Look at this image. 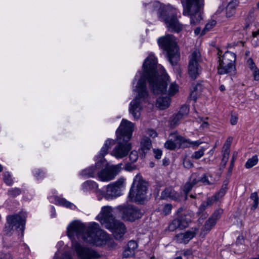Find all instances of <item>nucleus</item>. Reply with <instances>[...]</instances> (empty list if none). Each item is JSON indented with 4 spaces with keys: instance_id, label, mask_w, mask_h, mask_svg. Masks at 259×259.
I'll return each instance as SVG.
<instances>
[{
    "instance_id": "obj_1",
    "label": "nucleus",
    "mask_w": 259,
    "mask_h": 259,
    "mask_svg": "<svg viewBox=\"0 0 259 259\" xmlns=\"http://www.w3.org/2000/svg\"><path fill=\"white\" fill-rule=\"evenodd\" d=\"M143 72H138L135 75L134 81L140 76L134 91L138 95L131 102L129 112L136 119L140 118L142 109L141 103L146 102L149 96L146 81L149 83L151 91L154 94H164L168 92L170 96H174L178 92V86L172 83L169 90H167L168 76L165 70L160 66L157 65V61L155 56L150 54L143 64Z\"/></svg>"
},
{
    "instance_id": "obj_2",
    "label": "nucleus",
    "mask_w": 259,
    "mask_h": 259,
    "mask_svg": "<svg viewBox=\"0 0 259 259\" xmlns=\"http://www.w3.org/2000/svg\"><path fill=\"white\" fill-rule=\"evenodd\" d=\"M67 235L70 238L75 235L79 239L90 244H97L99 240L102 244H109L111 242L109 235L99 229L98 224L93 222L88 226L79 221H74L67 227Z\"/></svg>"
},
{
    "instance_id": "obj_3",
    "label": "nucleus",
    "mask_w": 259,
    "mask_h": 259,
    "mask_svg": "<svg viewBox=\"0 0 259 259\" xmlns=\"http://www.w3.org/2000/svg\"><path fill=\"white\" fill-rule=\"evenodd\" d=\"M145 7L146 10L151 13L157 11L170 31L179 32L183 29V25L179 23L174 8L169 6L162 8L161 5L158 2L145 4Z\"/></svg>"
},
{
    "instance_id": "obj_4",
    "label": "nucleus",
    "mask_w": 259,
    "mask_h": 259,
    "mask_svg": "<svg viewBox=\"0 0 259 259\" xmlns=\"http://www.w3.org/2000/svg\"><path fill=\"white\" fill-rule=\"evenodd\" d=\"M159 45L166 52L167 58L172 65L177 64L180 54L178 51L176 39L174 35L167 34L158 39Z\"/></svg>"
},
{
    "instance_id": "obj_5",
    "label": "nucleus",
    "mask_w": 259,
    "mask_h": 259,
    "mask_svg": "<svg viewBox=\"0 0 259 259\" xmlns=\"http://www.w3.org/2000/svg\"><path fill=\"white\" fill-rule=\"evenodd\" d=\"M204 0H186L183 5V15L190 16L191 24L195 25L202 19Z\"/></svg>"
},
{
    "instance_id": "obj_6",
    "label": "nucleus",
    "mask_w": 259,
    "mask_h": 259,
    "mask_svg": "<svg viewBox=\"0 0 259 259\" xmlns=\"http://www.w3.org/2000/svg\"><path fill=\"white\" fill-rule=\"evenodd\" d=\"M147 185L140 175H137L129 192L128 197L132 201L141 202L146 198Z\"/></svg>"
},
{
    "instance_id": "obj_7",
    "label": "nucleus",
    "mask_w": 259,
    "mask_h": 259,
    "mask_svg": "<svg viewBox=\"0 0 259 259\" xmlns=\"http://www.w3.org/2000/svg\"><path fill=\"white\" fill-rule=\"evenodd\" d=\"M26 218V216L25 213L8 216L7 217V223L4 229L5 234L10 235L16 231L18 233L20 232L21 236H23Z\"/></svg>"
},
{
    "instance_id": "obj_8",
    "label": "nucleus",
    "mask_w": 259,
    "mask_h": 259,
    "mask_svg": "<svg viewBox=\"0 0 259 259\" xmlns=\"http://www.w3.org/2000/svg\"><path fill=\"white\" fill-rule=\"evenodd\" d=\"M222 51L218 53L219 55V66L218 72L219 74H225L232 72L235 69L236 55L229 51H226L222 56Z\"/></svg>"
},
{
    "instance_id": "obj_9",
    "label": "nucleus",
    "mask_w": 259,
    "mask_h": 259,
    "mask_svg": "<svg viewBox=\"0 0 259 259\" xmlns=\"http://www.w3.org/2000/svg\"><path fill=\"white\" fill-rule=\"evenodd\" d=\"M169 138V140L164 144V147L169 150H174L178 145L183 148H196L202 143L200 141H191L190 140L186 139L177 133L170 134Z\"/></svg>"
},
{
    "instance_id": "obj_10",
    "label": "nucleus",
    "mask_w": 259,
    "mask_h": 259,
    "mask_svg": "<svg viewBox=\"0 0 259 259\" xmlns=\"http://www.w3.org/2000/svg\"><path fill=\"white\" fill-rule=\"evenodd\" d=\"M117 208L125 221L134 222L140 219L143 214L139 208L132 205H121Z\"/></svg>"
},
{
    "instance_id": "obj_11",
    "label": "nucleus",
    "mask_w": 259,
    "mask_h": 259,
    "mask_svg": "<svg viewBox=\"0 0 259 259\" xmlns=\"http://www.w3.org/2000/svg\"><path fill=\"white\" fill-rule=\"evenodd\" d=\"M75 237H76V235L70 239L72 240V246L80 259H96L100 256L95 250L81 245L75 241Z\"/></svg>"
},
{
    "instance_id": "obj_12",
    "label": "nucleus",
    "mask_w": 259,
    "mask_h": 259,
    "mask_svg": "<svg viewBox=\"0 0 259 259\" xmlns=\"http://www.w3.org/2000/svg\"><path fill=\"white\" fill-rule=\"evenodd\" d=\"M125 179L121 178L108 185L104 197L107 199H112L121 195V191L125 187Z\"/></svg>"
},
{
    "instance_id": "obj_13",
    "label": "nucleus",
    "mask_w": 259,
    "mask_h": 259,
    "mask_svg": "<svg viewBox=\"0 0 259 259\" xmlns=\"http://www.w3.org/2000/svg\"><path fill=\"white\" fill-rule=\"evenodd\" d=\"M97 219L106 228H111L113 223L117 220L114 215L113 208L108 205L102 207L100 213L97 216Z\"/></svg>"
},
{
    "instance_id": "obj_14",
    "label": "nucleus",
    "mask_w": 259,
    "mask_h": 259,
    "mask_svg": "<svg viewBox=\"0 0 259 259\" xmlns=\"http://www.w3.org/2000/svg\"><path fill=\"white\" fill-rule=\"evenodd\" d=\"M200 60V53L198 50L194 51L189 56L188 73L193 79L196 78L201 71V67L199 64Z\"/></svg>"
},
{
    "instance_id": "obj_15",
    "label": "nucleus",
    "mask_w": 259,
    "mask_h": 259,
    "mask_svg": "<svg viewBox=\"0 0 259 259\" xmlns=\"http://www.w3.org/2000/svg\"><path fill=\"white\" fill-rule=\"evenodd\" d=\"M122 163L112 165L99 170L98 172L99 179L102 182H108L112 180L120 172Z\"/></svg>"
},
{
    "instance_id": "obj_16",
    "label": "nucleus",
    "mask_w": 259,
    "mask_h": 259,
    "mask_svg": "<svg viewBox=\"0 0 259 259\" xmlns=\"http://www.w3.org/2000/svg\"><path fill=\"white\" fill-rule=\"evenodd\" d=\"M134 127V123L126 119H123L120 126L116 130V138L129 141L132 137Z\"/></svg>"
},
{
    "instance_id": "obj_17",
    "label": "nucleus",
    "mask_w": 259,
    "mask_h": 259,
    "mask_svg": "<svg viewBox=\"0 0 259 259\" xmlns=\"http://www.w3.org/2000/svg\"><path fill=\"white\" fill-rule=\"evenodd\" d=\"M117 144L112 151L111 154L116 158H122L126 156L131 150V144L129 141L117 139Z\"/></svg>"
},
{
    "instance_id": "obj_18",
    "label": "nucleus",
    "mask_w": 259,
    "mask_h": 259,
    "mask_svg": "<svg viewBox=\"0 0 259 259\" xmlns=\"http://www.w3.org/2000/svg\"><path fill=\"white\" fill-rule=\"evenodd\" d=\"M112 226L111 228L107 229L112 231L116 240L121 239L126 232V227L124 223L117 220Z\"/></svg>"
},
{
    "instance_id": "obj_19",
    "label": "nucleus",
    "mask_w": 259,
    "mask_h": 259,
    "mask_svg": "<svg viewBox=\"0 0 259 259\" xmlns=\"http://www.w3.org/2000/svg\"><path fill=\"white\" fill-rule=\"evenodd\" d=\"M189 220L185 214L179 215L178 217L174 219L169 225L168 230L170 231H174L177 229H183L188 226Z\"/></svg>"
},
{
    "instance_id": "obj_20",
    "label": "nucleus",
    "mask_w": 259,
    "mask_h": 259,
    "mask_svg": "<svg viewBox=\"0 0 259 259\" xmlns=\"http://www.w3.org/2000/svg\"><path fill=\"white\" fill-rule=\"evenodd\" d=\"M104 161L102 159L97 162L95 165L91 166L86 169H83L80 172L82 176L85 177H94L95 176H98V172L99 170L104 167Z\"/></svg>"
},
{
    "instance_id": "obj_21",
    "label": "nucleus",
    "mask_w": 259,
    "mask_h": 259,
    "mask_svg": "<svg viewBox=\"0 0 259 259\" xmlns=\"http://www.w3.org/2000/svg\"><path fill=\"white\" fill-rule=\"evenodd\" d=\"M198 232V229L188 230L185 233L177 234L174 240L178 243H188L190 240L193 238Z\"/></svg>"
},
{
    "instance_id": "obj_22",
    "label": "nucleus",
    "mask_w": 259,
    "mask_h": 259,
    "mask_svg": "<svg viewBox=\"0 0 259 259\" xmlns=\"http://www.w3.org/2000/svg\"><path fill=\"white\" fill-rule=\"evenodd\" d=\"M160 198L161 199H170L174 200H179L180 196L172 188L168 187L162 191Z\"/></svg>"
},
{
    "instance_id": "obj_23",
    "label": "nucleus",
    "mask_w": 259,
    "mask_h": 259,
    "mask_svg": "<svg viewBox=\"0 0 259 259\" xmlns=\"http://www.w3.org/2000/svg\"><path fill=\"white\" fill-rule=\"evenodd\" d=\"M170 98L169 97H160L157 99L156 105L160 109H165L170 105Z\"/></svg>"
},
{
    "instance_id": "obj_24",
    "label": "nucleus",
    "mask_w": 259,
    "mask_h": 259,
    "mask_svg": "<svg viewBox=\"0 0 259 259\" xmlns=\"http://www.w3.org/2000/svg\"><path fill=\"white\" fill-rule=\"evenodd\" d=\"M151 147V141L147 137L143 139L141 142V155L142 156H145L147 151L150 149Z\"/></svg>"
},
{
    "instance_id": "obj_25",
    "label": "nucleus",
    "mask_w": 259,
    "mask_h": 259,
    "mask_svg": "<svg viewBox=\"0 0 259 259\" xmlns=\"http://www.w3.org/2000/svg\"><path fill=\"white\" fill-rule=\"evenodd\" d=\"M238 0H232L229 3L226 7V15L227 17H230L235 13V9L238 6Z\"/></svg>"
},
{
    "instance_id": "obj_26",
    "label": "nucleus",
    "mask_w": 259,
    "mask_h": 259,
    "mask_svg": "<svg viewBox=\"0 0 259 259\" xmlns=\"http://www.w3.org/2000/svg\"><path fill=\"white\" fill-rule=\"evenodd\" d=\"M114 143V140H111V139H108L105 141L103 146L102 147V148L100 151V154H99V156L100 157H101V158H102L101 159L102 160H103V158L104 156L106 154H107L109 149L111 148V146Z\"/></svg>"
},
{
    "instance_id": "obj_27",
    "label": "nucleus",
    "mask_w": 259,
    "mask_h": 259,
    "mask_svg": "<svg viewBox=\"0 0 259 259\" xmlns=\"http://www.w3.org/2000/svg\"><path fill=\"white\" fill-rule=\"evenodd\" d=\"M98 184L94 181L89 180L84 182L82 185V189L83 191L96 190L98 188Z\"/></svg>"
},
{
    "instance_id": "obj_28",
    "label": "nucleus",
    "mask_w": 259,
    "mask_h": 259,
    "mask_svg": "<svg viewBox=\"0 0 259 259\" xmlns=\"http://www.w3.org/2000/svg\"><path fill=\"white\" fill-rule=\"evenodd\" d=\"M217 222L212 218H209V219L205 222L203 228V232H205V234L208 233L212 228L215 225Z\"/></svg>"
},
{
    "instance_id": "obj_29",
    "label": "nucleus",
    "mask_w": 259,
    "mask_h": 259,
    "mask_svg": "<svg viewBox=\"0 0 259 259\" xmlns=\"http://www.w3.org/2000/svg\"><path fill=\"white\" fill-rule=\"evenodd\" d=\"M56 201L60 205L63 206L66 208H69L72 209H74L76 208L75 205L73 203L67 201L66 199L62 198H57L56 199Z\"/></svg>"
},
{
    "instance_id": "obj_30",
    "label": "nucleus",
    "mask_w": 259,
    "mask_h": 259,
    "mask_svg": "<svg viewBox=\"0 0 259 259\" xmlns=\"http://www.w3.org/2000/svg\"><path fill=\"white\" fill-rule=\"evenodd\" d=\"M258 161L257 156L255 155L251 158L248 159L245 163V167L247 168H250L255 165Z\"/></svg>"
},
{
    "instance_id": "obj_31",
    "label": "nucleus",
    "mask_w": 259,
    "mask_h": 259,
    "mask_svg": "<svg viewBox=\"0 0 259 259\" xmlns=\"http://www.w3.org/2000/svg\"><path fill=\"white\" fill-rule=\"evenodd\" d=\"M250 199H251L253 203L251 206V209H255L257 207L258 204V196L257 193L256 192L252 193L250 196Z\"/></svg>"
},
{
    "instance_id": "obj_32",
    "label": "nucleus",
    "mask_w": 259,
    "mask_h": 259,
    "mask_svg": "<svg viewBox=\"0 0 259 259\" xmlns=\"http://www.w3.org/2000/svg\"><path fill=\"white\" fill-rule=\"evenodd\" d=\"M205 150V149L204 148H201L199 150L194 152L192 155V158L195 159L200 158L204 155Z\"/></svg>"
},
{
    "instance_id": "obj_33",
    "label": "nucleus",
    "mask_w": 259,
    "mask_h": 259,
    "mask_svg": "<svg viewBox=\"0 0 259 259\" xmlns=\"http://www.w3.org/2000/svg\"><path fill=\"white\" fill-rule=\"evenodd\" d=\"M21 193V189L15 188L10 189L8 192V195L12 197H15Z\"/></svg>"
},
{
    "instance_id": "obj_34",
    "label": "nucleus",
    "mask_w": 259,
    "mask_h": 259,
    "mask_svg": "<svg viewBox=\"0 0 259 259\" xmlns=\"http://www.w3.org/2000/svg\"><path fill=\"white\" fill-rule=\"evenodd\" d=\"M216 24V21L215 20H211L208 22L205 25V28L202 30L201 35L204 34L207 31L210 30L213 26Z\"/></svg>"
},
{
    "instance_id": "obj_35",
    "label": "nucleus",
    "mask_w": 259,
    "mask_h": 259,
    "mask_svg": "<svg viewBox=\"0 0 259 259\" xmlns=\"http://www.w3.org/2000/svg\"><path fill=\"white\" fill-rule=\"evenodd\" d=\"M211 180L208 179V177L206 174H203L201 178H199V180L205 184L210 185L213 183L211 177H210Z\"/></svg>"
},
{
    "instance_id": "obj_36",
    "label": "nucleus",
    "mask_w": 259,
    "mask_h": 259,
    "mask_svg": "<svg viewBox=\"0 0 259 259\" xmlns=\"http://www.w3.org/2000/svg\"><path fill=\"white\" fill-rule=\"evenodd\" d=\"M233 139L232 137H229L227 138L225 143L224 144V147H223V151H226L230 152V148L231 144L232 142Z\"/></svg>"
},
{
    "instance_id": "obj_37",
    "label": "nucleus",
    "mask_w": 259,
    "mask_h": 259,
    "mask_svg": "<svg viewBox=\"0 0 259 259\" xmlns=\"http://www.w3.org/2000/svg\"><path fill=\"white\" fill-rule=\"evenodd\" d=\"M184 117L181 114L178 113L176 115H174L172 119L171 120V124L173 125H177L179 121Z\"/></svg>"
},
{
    "instance_id": "obj_38",
    "label": "nucleus",
    "mask_w": 259,
    "mask_h": 259,
    "mask_svg": "<svg viewBox=\"0 0 259 259\" xmlns=\"http://www.w3.org/2000/svg\"><path fill=\"white\" fill-rule=\"evenodd\" d=\"M189 112V107L187 105H184L181 107L178 113L179 114H181L184 117H185L188 114Z\"/></svg>"
},
{
    "instance_id": "obj_39",
    "label": "nucleus",
    "mask_w": 259,
    "mask_h": 259,
    "mask_svg": "<svg viewBox=\"0 0 259 259\" xmlns=\"http://www.w3.org/2000/svg\"><path fill=\"white\" fill-rule=\"evenodd\" d=\"M4 181L6 184L8 185H11L13 183V181L11 178V175L8 172L4 173Z\"/></svg>"
},
{
    "instance_id": "obj_40",
    "label": "nucleus",
    "mask_w": 259,
    "mask_h": 259,
    "mask_svg": "<svg viewBox=\"0 0 259 259\" xmlns=\"http://www.w3.org/2000/svg\"><path fill=\"white\" fill-rule=\"evenodd\" d=\"M183 165L188 169H190L194 166L192 161L188 158L185 157L183 159Z\"/></svg>"
},
{
    "instance_id": "obj_41",
    "label": "nucleus",
    "mask_w": 259,
    "mask_h": 259,
    "mask_svg": "<svg viewBox=\"0 0 259 259\" xmlns=\"http://www.w3.org/2000/svg\"><path fill=\"white\" fill-rule=\"evenodd\" d=\"M196 184V182H188L187 183L184 188V191L185 193H188L191 190L194 186Z\"/></svg>"
},
{
    "instance_id": "obj_42",
    "label": "nucleus",
    "mask_w": 259,
    "mask_h": 259,
    "mask_svg": "<svg viewBox=\"0 0 259 259\" xmlns=\"http://www.w3.org/2000/svg\"><path fill=\"white\" fill-rule=\"evenodd\" d=\"M246 65L251 71L255 69L257 67L253 59L251 58H249L246 61Z\"/></svg>"
},
{
    "instance_id": "obj_43",
    "label": "nucleus",
    "mask_w": 259,
    "mask_h": 259,
    "mask_svg": "<svg viewBox=\"0 0 259 259\" xmlns=\"http://www.w3.org/2000/svg\"><path fill=\"white\" fill-rule=\"evenodd\" d=\"M138 158V152L136 150L132 151L129 155V158L132 162H135Z\"/></svg>"
},
{
    "instance_id": "obj_44",
    "label": "nucleus",
    "mask_w": 259,
    "mask_h": 259,
    "mask_svg": "<svg viewBox=\"0 0 259 259\" xmlns=\"http://www.w3.org/2000/svg\"><path fill=\"white\" fill-rule=\"evenodd\" d=\"M134 251L131 250L128 247H126L124 250L122 255L124 257H129L134 255Z\"/></svg>"
},
{
    "instance_id": "obj_45",
    "label": "nucleus",
    "mask_w": 259,
    "mask_h": 259,
    "mask_svg": "<svg viewBox=\"0 0 259 259\" xmlns=\"http://www.w3.org/2000/svg\"><path fill=\"white\" fill-rule=\"evenodd\" d=\"M223 210L221 209L215 210L212 215L210 217L212 219L214 220L215 222L220 218L221 214L222 213Z\"/></svg>"
},
{
    "instance_id": "obj_46",
    "label": "nucleus",
    "mask_w": 259,
    "mask_h": 259,
    "mask_svg": "<svg viewBox=\"0 0 259 259\" xmlns=\"http://www.w3.org/2000/svg\"><path fill=\"white\" fill-rule=\"evenodd\" d=\"M172 206L171 204H166L164 205L162 209V212L165 215L170 213Z\"/></svg>"
},
{
    "instance_id": "obj_47",
    "label": "nucleus",
    "mask_w": 259,
    "mask_h": 259,
    "mask_svg": "<svg viewBox=\"0 0 259 259\" xmlns=\"http://www.w3.org/2000/svg\"><path fill=\"white\" fill-rule=\"evenodd\" d=\"M127 247H128L131 250L135 251V250L138 247V244L135 241L131 240L128 242Z\"/></svg>"
},
{
    "instance_id": "obj_48",
    "label": "nucleus",
    "mask_w": 259,
    "mask_h": 259,
    "mask_svg": "<svg viewBox=\"0 0 259 259\" xmlns=\"http://www.w3.org/2000/svg\"><path fill=\"white\" fill-rule=\"evenodd\" d=\"M228 189V188L227 186H226V185H223L222 186V188L220 191L217 194L218 197L219 198L220 197L223 196L226 193L227 190Z\"/></svg>"
},
{
    "instance_id": "obj_49",
    "label": "nucleus",
    "mask_w": 259,
    "mask_h": 259,
    "mask_svg": "<svg viewBox=\"0 0 259 259\" xmlns=\"http://www.w3.org/2000/svg\"><path fill=\"white\" fill-rule=\"evenodd\" d=\"M34 175L38 180L41 179L44 176V173L40 169H36L34 171Z\"/></svg>"
},
{
    "instance_id": "obj_50",
    "label": "nucleus",
    "mask_w": 259,
    "mask_h": 259,
    "mask_svg": "<svg viewBox=\"0 0 259 259\" xmlns=\"http://www.w3.org/2000/svg\"><path fill=\"white\" fill-rule=\"evenodd\" d=\"M219 198L218 196L216 195L211 197H209L207 199V201L205 202L208 206H210L212 205L217 199Z\"/></svg>"
},
{
    "instance_id": "obj_51",
    "label": "nucleus",
    "mask_w": 259,
    "mask_h": 259,
    "mask_svg": "<svg viewBox=\"0 0 259 259\" xmlns=\"http://www.w3.org/2000/svg\"><path fill=\"white\" fill-rule=\"evenodd\" d=\"M223 156L222 159V163L223 164L224 166H225L229 158V152L226 151H223Z\"/></svg>"
},
{
    "instance_id": "obj_52",
    "label": "nucleus",
    "mask_w": 259,
    "mask_h": 259,
    "mask_svg": "<svg viewBox=\"0 0 259 259\" xmlns=\"http://www.w3.org/2000/svg\"><path fill=\"white\" fill-rule=\"evenodd\" d=\"M252 74L253 76L254 80H259V69L256 68L255 69L251 71Z\"/></svg>"
},
{
    "instance_id": "obj_53",
    "label": "nucleus",
    "mask_w": 259,
    "mask_h": 259,
    "mask_svg": "<svg viewBox=\"0 0 259 259\" xmlns=\"http://www.w3.org/2000/svg\"><path fill=\"white\" fill-rule=\"evenodd\" d=\"M208 204H206V203L205 202H203L201 204V205L200 206L199 208V211L198 212V213H199V214L200 215L201 213L203 212V211L204 210H205V209L207 208V207H208Z\"/></svg>"
},
{
    "instance_id": "obj_54",
    "label": "nucleus",
    "mask_w": 259,
    "mask_h": 259,
    "mask_svg": "<svg viewBox=\"0 0 259 259\" xmlns=\"http://www.w3.org/2000/svg\"><path fill=\"white\" fill-rule=\"evenodd\" d=\"M154 157L155 158L159 159L162 155V151L159 149H154Z\"/></svg>"
},
{
    "instance_id": "obj_55",
    "label": "nucleus",
    "mask_w": 259,
    "mask_h": 259,
    "mask_svg": "<svg viewBox=\"0 0 259 259\" xmlns=\"http://www.w3.org/2000/svg\"><path fill=\"white\" fill-rule=\"evenodd\" d=\"M147 134L152 138H155L157 136V133L154 130L151 129L148 130L147 131Z\"/></svg>"
},
{
    "instance_id": "obj_56",
    "label": "nucleus",
    "mask_w": 259,
    "mask_h": 259,
    "mask_svg": "<svg viewBox=\"0 0 259 259\" xmlns=\"http://www.w3.org/2000/svg\"><path fill=\"white\" fill-rule=\"evenodd\" d=\"M238 118L237 117L235 116H232L231 119H230V122L232 125H235L237 122Z\"/></svg>"
},
{
    "instance_id": "obj_57",
    "label": "nucleus",
    "mask_w": 259,
    "mask_h": 259,
    "mask_svg": "<svg viewBox=\"0 0 259 259\" xmlns=\"http://www.w3.org/2000/svg\"><path fill=\"white\" fill-rule=\"evenodd\" d=\"M190 181V182H196V184H197L198 182L200 181V180H199V178H196V175H192L191 176Z\"/></svg>"
},
{
    "instance_id": "obj_58",
    "label": "nucleus",
    "mask_w": 259,
    "mask_h": 259,
    "mask_svg": "<svg viewBox=\"0 0 259 259\" xmlns=\"http://www.w3.org/2000/svg\"><path fill=\"white\" fill-rule=\"evenodd\" d=\"M234 161H235V156H233L231 159L230 166V167L229 168V170H228L229 172H230V173L232 172V167L234 166Z\"/></svg>"
},
{
    "instance_id": "obj_59",
    "label": "nucleus",
    "mask_w": 259,
    "mask_h": 259,
    "mask_svg": "<svg viewBox=\"0 0 259 259\" xmlns=\"http://www.w3.org/2000/svg\"><path fill=\"white\" fill-rule=\"evenodd\" d=\"M61 259H72V257L70 254L67 252H65L62 255Z\"/></svg>"
},
{
    "instance_id": "obj_60",
    "label": "nucleus",
    "mask_w": 259,
    "mask_h": 259,
    "mask_svg": "<svg viewBox=\"0 0 259 259\" xmlns=\"http://www.w3.org/2000/svg\"><path fill=\"white\" fill-rule=\"evenodd\" d=\"M125 169L126 170L131 171L133 170V167L129 164H126L125 166Z\"/></svg>"
},
{
    "instance_id": "obj_61",
    "label": "nucleus",
    "mask_w": 259,
    "mask_h": 259,
    "mask_svg": "<svg viewBox=\"0 0 259 259\" xmlns=\"http://www.w3.org/2000/svg\"><path fill=\"white\" fill-rule=\"evenodd\" d=\"M191 98L194 100V101H196V99H197V97L196 96H195V91H193L192 92L191 94Z\"/></svg>"
},
{
    "instance_id": "obj_62",
    "label": "nucleus",
    "mask_w": 259,
    "mask_h": 259,
    "mask_svg": "<svg viewBox=\"0 0 259 259\" xmlns=\"http://www.w3.org/2000/svg\"><path fill=\"white\" fill-rule=\"evenodd\" d=\"M195 33L196 35L199 34L201 32V28L199 27H197L195 29Z\"/></svg>"
},
{
    "instance_id": "obj_63",
    "label": "nucleus",
    "mask_w": 259,
    "mask_h": 259,
    "mask_svg": "<svg viewBox=\"0 0 259 259\" xmlns=\"http://www.w3.org/2000/svg\"><path fill=\"white\" fill-rule=\"evenodd\" d=\"M0 259H13L10 254L6 255L4 258H0Z\"/></svg>"
},
{
    "instance_id": "obj_64",
    "label": "nucleus",
    "mask_w": 259,
    "mask_h": 259,
    "mask_svg": "<svg viewBox=\"0 0 259 259\" xmlns=\"http://www.w3.org/2000/svg\"><path fill=\"white\" fill-rule=\"evenodd\" d=\"M53 259H61V258H60L59 255L58 254V253L57 252H56Z\"/></svg>"
}]
</instances>
